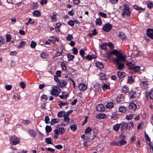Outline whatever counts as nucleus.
I'll use <instances>...</instances> for the list:
<instances>
[{"mask_svg": "<svg viewBox=\"0 0 153 153\" xmlns=\"http://www.w3.org/2000/svg\"><path fill=\"white\" fill-rule=\"evenodd\" d=\"M123 6L124 7L122 10V12L121 14L122 17L129 16L130 15L131 12L129 8V5L127 4H124Z\"/></svg>", "mask_w": 153, "mask_h": 153, "instance_id": "obj_1", "label": "nucleus"}, {"mask_svg": "<svg viewBox=\"0 0 153 153\" xmlns=\"http://www.w3.org/2000/svg\"><path fill=\"white\" fill-rule=\"evenodd\" d=\"M118 55L116 58L113 59H114L115 61L117 62L119 59H120L123 61H125L126 58V55L125 52L122 50H119L118 51Z\"/></svg>", "mask_w": 153, "mask_h": 153, "instance_id": "obj_2", "label": "nucleus"}, {"mask_svg": "<svg viewBox=\"0 0 153 153\" xmlns=\"http://www.w3.org/2000/svg\"><path fill=\"white\" fill-rule=\"evenodd\" d=\"M10 143L11 145H16L18 144L20 142V139L15 135L10 136Z\"/></svg>", "mask_w": 153, "mask_h": 153, "instance_id": "obj_3", "label": "nucleus"}, {"mask_svg": "<svg viewBox=\"0 0 153 153\" xmlns=\"http://www.w3.org/2000/svg\"><path fill=\"white\" fill-rule=\"evenodd\" d=\"M121 62H123L121 59H119L117 62L115 61L114 59H113V62L114 63L117 65V69L120 70H122L124 67V64Z\"/></svg>", "mask_w": 153, "mask_h": 153, "instance_id": "obj_4", "label": "nucleus"}, {"mask_svg": "<svg viewBox=\"0 0 153 153\" xmlns=\"http://www.w3.org/2000/svg\"><path fill=\"white\" fill-rule=\"evenodd\" d=\"M112 28V26L111 25L107 23L103 25L102 29L104 31L108 32L110 31Z\"/></svg>", "mask_w": 153, "mask_h": 153, "instance_id": "obj_5", "label": "nucleus"}, {"mask_svg": "<svg viewBox=\"0 0 153 153\" xmlns=\"http://www.w3.org/2000/svg\"><path fill=\"white\" fill-rule=\"evenodd\" d=\"M146 34L149 37L153 39V29H147L146 30Z\"/></svg>", "mask_w": 153, "mask_h": 153, "instance_id": "obj_6", "label": "nucleus"}, {"mask_svg": "<svg viewBox=\"0 0 153 153\" xmlns=\"http://www.w3.org/2000/svg\"><path fill=\"white\" fill-rule=\"evenodd\" d=\"M137 106L139 105H136L134 102L131 103L129 105V108L131 111H135L137 108Z\"/></svg>", "mask_w": 153, "mask_h": 153, "instance_id": "obj_7", "label": "nucleus"}, {"mask_svg": "<svg viewBox=\"0 0 153 153\" xmlns=\"http://www.w3.org/2000/svg\"><path fill=\"white\" fill-rule=\"evenodd\" d=\"M51 93L52 95H58L59 94V92L57 89V88L54 87L52 89Z\"/></svg>", "mask_w": 153, "mask_h": 153, "instance_id": "obj_8", "label": "nucleus"}, {"mask_svg": "<svg viewBox=\"0 0 153 153\" xmlns=\"http://www.w3.org/2000/svg\"><path fill=\"white\" fill-rule=\"evenodd\" d=\"M78 88L80 90L82 91H85L87 89V86L83 83H80L78 86Z\"/></svg>", "mask_w": 153, "mask_h": 153, "instance_id": "obj_9", "label": "nucleus"}, {"mask_svg": "<svg viewBox=\"0 0 153 153\" xmlns=\"http://www.w3.org/2000/svg\"><path fill=\"white\" fill-rule=\"evenodd\" d=\"M140 85L143 89H146L148 87V84L146 81H141L140 83Z\"/></svg>", "mask_w": 153, "mask_h": 153, "instance_id": "obj_10", "label": "nucleus"}, {"mask_svg": "<svg viewBox=\"0 0 153 153\" xmlns=\"http://www.w3.org/2000/svg\"><path fill=\"white\" fill-rule=\"evenodd\" d=\"M135 62H131L126 64V65L128 68L129 69H132V68L134 66Z\"/></svg>", "mask_w": 153, "mask_h": 153, "instance_id": "obj_11", "label": "nucleus"}, {"mask_svg": "<svg viewBox=\"0 0 153 153\" xmlns=\"http://www.w3.org/2000/svg\"><path fill=\"white\" fill-rule=\"evenodd\" d=\"M97 109L98 111H102L104 110L105 108L103 105L99 104L97 106Z\"/></svg>", "mask_w": 153, "mask_h": 153, "instance_id": "obj_12", "label": "nucleus"}, {"mask_svg": "<svg viewBox=\"0 0 153 153\" xmlns=\"http://www.w3.org/2000/svg\"><path fill=\"white\" fill-rule=\"evenodd\" d=\"M67 83V82L66 81L64 80H61L58 84L60 85V87L62 88L63 87L65 86Z\"/></svg>", "mask_w": 153, "mask_h": 153, "instance_id": "obj_13", "label": "nucleus"}, {"mask_svg": "<svg viewBox=\"0 0 153 153\" xmlns=\"http://www.w3.org/2000/svg\"><path fill=\"white\" fill-rule=\"evenodd\" d=\"M114 103L112 102H108L106 104L105 107L107 108L111 109L114 107Z\"/></svg>", "mask_w": 153, "mask_h": 153, "instance_id": "obj_14", "label": "nucleus"}, {"mask_svg": "<svg viewBox=\"0 0 153 153\" xmlns=\"http://www.w3.org/2000/svg\"><path fill=\"white\" fill-rule=\"evenodd\" d=\"M33 16L35 17H39L41 15V13L39 10H35L33 12Z\"/></svg>", "mask_w": 153, "mask_h": 153, "instance_id": "obj_15", "label": "nucleus"}, {"mask_svg": "<svg viewBox=\"0 0 153 153\" xmlns=\"http://www.w3.org/2000/svg\"><path fill=\"white\" fill-rule=\"evenodd\" d=\"M28 133L31 137H34L36 135V133L33 129H29L28 131Z\"/></svg>", "mask_w": 153, "mask_h": 153, "instance_id": "obj_16", "label": "nucleus"}, {"mask_svg": "<svg viewBox=\"0 0 153 153\" xmlns=\"http://www.w3.org/2000/svg\"><path fill=\"white\" fill-rule=\"evenodd\" d=\"M96 66L100 69H103L104 67V65L101 62H96Z\"/></svg>", "mask_w": 153, "mask_h": 153, "instance_id": "obj_17", "label": "nucleus"}, {"mask_svg": "<svg viewBox=\"0 0 153 153\" xmlns=\"http://www.w3.org/2000/svg\"><path fill=\"white\" fill-rule=\"evenodd\" d=\"M107 45V43H103L100 44V48L102 50H104L106 51L107 49L106 45Z\"/></svg>", "mask_w": 153, "mask_h": 153, "instance_id": "obj_18", "label": "nucleus"}, {"mask_svg": "<svg viewBox=\"0 0 153 153\" xmlns=\"http://www.w3.org/2000/svg\"><path fill=\"white\" fill-rule=\"evenodd\" d=\"M121 124H117L114 125L113 127V129L115 131H118L119 130Z\"/></svg>", "mask_w": 153, "mask_h": 153, "instance_id": "obj_19", "label": "nucleus"}, {"mask_svg": "<svg viewBox=\"0 0 153 153\" xmlns=\"http://www.w3.org/2000/svg\"><path fill=\"white\" fill-rule=\"evenodd\" d=\"M125 73L124 72L119 71L117 72V75L119 78L121 79L123 78L125 76Z\"/></svg>", "mask_w": 153, "mask_h": 153, "instance_id": "obj_20", "label": "nucleus"}, {"mask_svg": "<svg viewBox=\"0 0 153 153\" xmlns=\"http://www.w3.org/2000/svg\"><path fill=\"white\" fill-rule=\"evenodd\" d=\"M126 107L123 106H121L119 107V111L122 113L125 112L126 111Z\"/></svg>", "mask_w": 153, "mask_h": 153, "instance_id": "obj_21", "label": "nucleus"}, {"mask_svg": "<svg viewBox=\"0 0 153 153\" xmlns=\"http://www.w3.org/2000/svg\"><path fill=\"white\" fill-rule=\"evenodd\" d=\"M134 123L132 122L127 123V128L129 130H131L133 127Z\"/></svg>", "mask_w": 153, "mask_h": 153, "instance_id": "obj_22", "label": "nucleus"}, {"mask_svg": "<svg viewBox=\"0 0 153 153\" xmlns=\"http://www.w3.org/2000/svg\"><path fill=\"white\" fill-rule=\"evenodd\" d=\"M100 78V79L103 80H105L106 79V77L105 74L104 73H100L99 74Z\"/></svg>", "mask_w": 153, "mask_h": 153, "instance_id": "obj_23", "label": "nucleus"}, {"mask_svg": "<svg viewBox=\"0 0 153 153\" xmlns=\"http://www.w3.org/2000/svg\"><path fill=\"white\" fill-rule=\"evenodd\" d=\"M133 8L134 9L136 10H142V11H143L145 10V9L140 7H139L137 5H134L133 6Z\"/></svg>", "mask_w": 153, "mask_h": 153, "instance_id": "obj_24", "label": "nucleus"}, {"mask_svg": "<svg viewBox=\"0 0 153 153\" xmlns=\"http://www.w3.org/2000/svg\"><path fill=\"white\" fill-rule=\"evenodd\" d=\"M147 5L149 9H152L153 7V4L150 1H148L147 2Z\"/></svg>", "mask_w": 153, "mask_h": 153, "instance_id": "obj_25", "label": "nucleus"}, {"mask_svg": "<svg viewBox=\"0 0 153 153\" xmlns=\"http://www.w3.org/2000/svg\"><path fill=\"white\" fill-rule=\"evenodd\" d=\"M67 57L68 58V61L72 60L75 57L74 56L72 55L69 53L67 54Z\"/></svg>", "mask_w": 153, "mask_h": 153, "instance_id": "obj_26", "label": "nucleus"}, {"mask_svg": "<svg viewBox=\"0 0 153 153\" xmlns=\"http://www.w3.org/2000/svg\"><path fill=\"white\" fill-rule=\"evenodd\" d=\"M130 97L131 98H135L136 97V94L135 92L133 91H131L129 93Z\"/></svg>", "mask_w": 153, "mask_h": 153, "instance_id": "obj_27", "label": "nucleus"}, {"mask_svg": "<svg viewBox=\"0 0 153 153\" xmlns=\"http://www.w3.org/2000/svg\"><path fill=\"white\" fill-rule=\"evenodd\" d=\"M119 146H120L122 145L126 144L127 143V141L124 139H122L120 141H119Z\"/></svg>", "mask_w": 153, "mask_h": 153, "instance_id": "obj_28", "label": "nucleus"}, {"mask_svg": "<svg viewBox=\"0 0 153 153\" xmlns=\"http://www.w3.org/2000/svg\"><path fill=\"white\" fill-rule=\"evenodd\" d=\"M128 88L127 86H126L125 85L123 86V87L122 91L123 93H126L128 92Z\"/></svg>", "mask_w": 153, "mask_h": 153, "instance_id": "obj_29", "label": "nucleus"}, {"mask_svg": "<svg viewBox=\"0 0 153 153\" xmlns=\"http://www.w3.org/2000/svg\"><path fill=\"white\" fill-rule=\"evenodd\" d=\"M140 69V67L138 66H134V67L131 69L135 72H137L139 71Z\"/></svg>", "mask_w": 153, "mask_h": 153, "instance_id": "obj_30", "label": "nucleus"}, {"mask_svg": "<svg viewBox=\"0 0 153 153\" xmlns=\"http://www.w3.org/2000/svg\"><path fill=\"white\" fill-rule=\"evenodd\" d=\"M46 132L47 133H49L52 130L51 127V126L47 125L45 128Z\"/></svg>", "mask_w": 153, "mask_h": 153, "instance_id": "obj_31", "label": "nucleus"}, {"mask_svg": "<svg viewBox=\"0 0 153 153\" xmlns=\"http://www.w3.org/2000/svg\"><path fill=\"white\" fill-rule=\"evenodd\" d=\"M134 116V114H129L128 115H126V118L127 120H130L133 118Z\"/></svg>", "mask_w": 153, "mask_h": 153, "instance_id": "obj_32", "label": "nucleus"}, {"mask_svg": "<svg viewBox=\"0 0 153 153\" xmlns=\"http://www.w3.org/2000/svg\"><path fill=\"white\" fill-rule=\"evenodd\" d=\"M95 23L96 25H102V22L100 18H98L96 19Z\"/></svg>", "mask_w": 153, "mask_h": 153, "instance_id": "obj_33", "label": "nucleus"}, {"mask_svg": "<svg viewBox=\"0 0 153 153\" xmlns=\"http://www.w3.org/2000/svg\"><path fill=\"white\" fill-rule=\"evenodd\" d=\"M59 121V119H53L51 120V124H54L55 123H58Z\"/></svg>", "mask_w": 153, "mask_h": 153, "instance_id": "obj_34", "label": "nucleus"}, {"mask_svg": "<svg viewBox=\"0 0 153 153\" xmlns=\"http://www.w3.org/2000/svg\"><path fill=\"white\" fill-rule=\"evenodd\" d=\"M56 15L55 13H53L52 16L51 17V19L52 22H55L56 21L57 19L56 17Z\"/></svg>", "mask_w": 153, "mask_h": 153, "instance_id": "obj_35", "label": "nucleus"}, {"mask_svg": "<svg viewBox=\"0 0 153 153\" xmlns=\"http://www.w3.org/2000/svg\"><path fill=\"white\" fill-rule=\"evenodd\" d=\"M26 43V42L25 41H21V43L19 44V45L18 46V48H23L24 46V45Z\"/></svg>", "mask_w": 153, "mask_h": 153, "instance_id": "obj_36", "label": "nucleus"}, {"mask_svg": "<svg viewBox=\"0 0 153 153\" xmlns=\"http://www.w3.org/2000/svg\"><path fill=\"white\" fill-rule=\"evenodd\" d=\"M65 112L63 111H60L57 114L58 117H64L65 116Z\"/></svg>", "mask_w": 153, "mask_h": 153, "instance_id": "obj_37", "label": "nucleus"}, {"mask_svg": "<svg viewBox=\"0 0 153 153\" xmlns=\"http://www.w3.org/2000/svg\"><path fill=\"white\" fill-rule=\"evenodd\" d=\"M123 97L122 96L120 95L117 97L116 100L117 102H119L123 101Z\"/></svg>", "mask_w": 153, "mask_h": 153, "instance_id": "obj_38", "label": "nucleus"}, {"mask_svg": "<svg viewBox=\"0 0 153 153\" xmlns=\"http://www.w3.org/2000/svg\"><path fill=\"white\" fill-rule=\"evenodd\" d=\"M118 36L122 39H124L126 36L123 32H120L118 34Z\"/></svg>", "mask_w": 153, "mask_h": 153, "instance_id": "obj_39", "label": "nucleus"}, {"mask_svg": "<svg viewBox=\"0 0 153 153\" xmlns=\"http://www.w3.org/2000/svg\"><path fill=\"white\" fill-rule=\"evenodd\" d=\"M52 139L51 137L46 138L45 139V142L48 144H52V142L51 140Z\"/></svg>", "mask_w": 153, "mask_h": 153, "instance_id": "obj_40", "label": "nucleus"}, {"mask_svg": "<svg viewBox=\"0 0 153 153\" xmlns=\"http://www.w3.org/2000/svg\"><path fill=\"white\" fill-rule=\"evenodd\" d=\"M92 129L90 127H87L85 131V134H87V133H90Z\"/></svg>", "mask_w": 153, "mask_h": 153, "instance_id": "obj_41", "label": "nucleus"}, {"mask_svg": "<svg viewBox=\"0 0 153 153\" xmlns=\"http://www.w3.org/2000/svg\"><path fill=\"white\" fill-rule=\"evenodd\" d=\"M68 103L67 102H63L62 101H61L59 103V105L60 107H61L62 106H63L65 105H68Z\"/></svg>", "mask_w": 153, "mask_h": 153, "instance_id": "obj_42", "label": "nucleus"}, {"mask_svg": "<svg viewBox=\"0 0 153 153\" xmlns=\"http://www.w3.org/2000/svg\"><path fill=\"white\" fill-rule=\"evenodd\" d=\"M70 128L72 131H75L77 129V126L75 125H73L71 126Z\"/></svg>", "mask_w": 153, "mask_h": 153, "instance_id": "obj_43", "label": "nucleus"}, {"mask_svg": "<svg viewBox=\"0 0 153 153\" xmlns=\"http://www.w3.org/2000/svg\"><path fill=\"white\" fill-rule=\"evenodd\" d=\"M94 90L95 92H98L100 89V88L98 85H94Z\"/></svg>", "mask_w": 153, "mask_h": 153, "instance_id": "obj_44", "label": "nucleus"}, {"mask_svg": "<svg viewBox=\"0 0 153 153\" xmlns=\"http://www.w3.org/2000/svg\"><path fill=\"white\" fill-rule=\"evenodd\" d=\"M36 45V42L33 41H32L30 45V46L31 48H34Z\"/></svg>", "mask_w": 153, "mask_h": 153, "instance_id": "obj_45", "label": "nucleus"}, {"mask_svg": "<svg viewBox=\"0 0 153 153\" xmlns=\"http://www.w3.org/2000/svg\"><path fill=\"white\" fill-rule=\"evenodd\" d=\"M48 56V53L45 52L42 53L40 55L41 57L43 58H46Z\"/></svg>", "mask_w": 153, "mask_h": 153, "instance_id": "obj_46", "label": "nucleus"}, {"mask_svg": "<svg viewBox=\"0 0 153 153\" xmlns=\"http://www.w3.org/2000/svg\"><path fill=\"white\" fill-rule=\"evenodd\" d=\"M79 53L81 56L83 58H84L85 57L84 56V55L85 53L84 51L82 49H81L79 51Z\"/></svg>", "mask_w": 153, "mask_h": 153, "instance_id": "obj_47", "label": "nucleus"}, {"mask_svg": "<svg viewBox=\"0 0 153 153\" xmlns=\"http://www.w3.org/2000/svg\"><path fill=\"white\" fill-rule=\"evenodd\" d=\"M61 66L62 67V69L64 71H65L66 70V67L64 62H62L61 63Z\"/></svg>", "mask_w": 153, "mask_h": 153, "instance_id": "obj_48", "label": "nucleus"}, {"mask_svg": "<svg viewBox=\"0 0 153 153\" xmlns=\"http://www.w3.org/2000/svg\"><path fill=\"white\" fill-rule=\"evenodd\" d=\"M112 55V51H108L106 53V55L107 58H110Z\"/></svg>", "mask_w": 153, "mask_h": 153, "instance_id": "obj_49", "label": "nucleus"}, {"mask_svg": "<svg viewBox=\"0 0 153 153\" xmlns=\"http://www.w3.org/2000/svg\"><path fill=\"white\" fill-rule=\"evenodd\" d=\"M99 15L101 17L104 18H107V16L106 14L103 13L102 12H100L99 13Z\"/></svg>", "mask_w": 153, "mask_h": 153, "instance_id": "obj_50", "label": "nucleus"}, {"mask_svg": "<svg viewBox=\"0 0 153 153\" xmlns=\"http://www.w3.org/2000/svg\"><path fill=\"white\" fill-rule=\"evenodd\" d=\"M121 126V128H127V123L124 122L120 124Z\"/></svg>", "mask_w": 153, "mask_h": 153, "instance_id": "obj_51", "label": "nucleus"}, {"mask_svg": "<svg viewBox=\"0 0 153 153\" xmlns=\"http://www.w3.org/2000/svg\"><path fill=\"white\" fill-rule=\"evenodd\" d=\"M73 39V37L72 36L71 34H68V36L66 37V39L68 41H71Z\"/></svg>", "mask_w": 153, "mask_h": 153, "instance_id": "obj_52", "label": "nucleus"}, {"mask_svg": "<svg viewBox=\"0 0 153 153\" xmlns=\"http://www.w3.org/2000/svg\"><path fill=\"white\" fill-rule=\"evenodd\" d=\"M133 79L131 76H129L128 77L127 82L129 83L133 82Z\"/></svg>", "mask_w": 153, "mask_h": 153, "instance_id": "obj_53", "label": "nucleus"}, {"mask_svg": "<svg viewBox=\"0 0 153 153\" xmlns=\"http://www.w3.org/2000/svg\"><path fill=\"white\" fill-rule=\"evenodd\" d=\"M20 86L22 88H24L25 87V84L23 82H21L19 83Z\"/></svg>", "mask_w": 153, "mask_h": 153, "instance_id": "obj_54", "label": "nucleus"}, {"mask_svg": "<svg viewBox=\"0 0 153 153\" xmlns=\"http://www.w3.org/2000/svg\"><path fill=\"white\" fill-rule=\"evenodd\" d=\"M12 37L10 34L7 35L6 36V41L10 42L11 39Z\"/></svg>", "mask_w": 153, "mask_h": 153, "instance_id": "obj_55", "label": "nucleus"}, {"mask_svg": "<svg viewBox=\"0 0 153 153\" xmlns=\"http://www.w3.org/2000/svg\"><path fill=\"white\" fill-rule=\"evenodd\" d=\"M102 88L103 90H105V89L109 88V85L106 84H104L102 85Z\"/></svg>", "mask_w": 153, "mask_h": 153, "instance_id": "obj_56", "label": "nucleus"}, {"mask_svg": "<svg viewBox=\"0 0 153 153\" xmlns=\"http://www.w3.org/2000/svg\"><path fill=\"white\" fill-rule=\"evenodd\" d=\"M72 51H73V53L74 54L76 55L77 54L78 52V49H77L75 47L74 48L72 49Z\"/></svg>", "mask_w": 153, "mask_h": 153, "instance_id": "obj_57", "label": "nucleus"}, {"mask_svg": "<svg viewBox=\"0 0 153 153\" xmlns=\"http://www.w3.org/2000/svg\"><path fill=\"white\" fill-rule=\"evenodd\" d=\"M108 46L112 49L114 48V46L113 44L111 42H109L107 45Z\"/></svg>", "mask_w": 153, "mask_h": 153, "instance_id": "obj_58", "label": "nucleus"}, {"mask_svg": "<svg viewBox=\"0 0 153 153\" xmlns=\"http://www.w3.org/2000/svg\"><path fill=\"white\" fill-rule=\"evenodd\" d=\"M111 118L114 120H116L117 118V115L115 114H112L111 116Z\"/></svg>", "mask_w": 153, "mask_h": 153, "instance_id": "obj_59", "label": "nucleus"}, {"mask_svg": "<svg viewBox=\"0 0 153 153\" xmlns=\"http://www.w3.org/2000/svg\"><path fill=\"white\" fill-rule=\"evenodd\" d=\"M38 7V5L37 2L33 3V9H37Z\"/></svg>", "mask_w": 153, "mask_h": 153, "instance_id": "obj_60", "label": "nucleus"}, {"mask_svg": "<svg viewBox=\"0 0 153 153\" xmlns=\"http://www.w3.org/2000/svg\"><path fill=\"white\" fill-rule=\"evenodd\" d=\"M59 132L61 134H63L65 132V129L63 127L59 128Z\"/></svg>", "mask_w": 153, "mask_h": 153, "instance_id": "obj_61", "label": "nucleus"}, {"mask_svg": "<svg viewBox=\"0 0 153 153\" xmlns=\"http://www.w3.org/2000/svg\"><path fill=\"white\" fill-rule=\"evenodd\" d=\"M68 24L71 26H73L74 25V21L70 20L68 22Z\"/></svg>", "mask_w": 153, "mask_h": 153, "instance_id": "obj_62", "label": "nucleus"}, {"mask_svg": "<svg viewBox=\"0 0 153 153\" xmlns=\"http://www.w3.org/2000/svg\"><path fill=\"white\" fill-rule=\"evenodd\" d=\"M99 117L100 118L103 119L106 117V116L104 114H99Z\"/></svg>", "mask_w": 153, "mask_h": 153, "instance_id": "obj_63", "label": "nucleus"}, {"mask_svg": "<svg viewBox=\"0 0 153 153\" xmlns=\"http://www.w3.org/2000/svg\"><path fill=\"white\" fill-rule=\"evenodd\" d=\"M149 95L151 99H153V90H152L150 91Z\"/></svg>", "mask_w": 153, "mask_h": 153, "instance_id": "obj_64", "label": "nucleus"}]
</instances>
